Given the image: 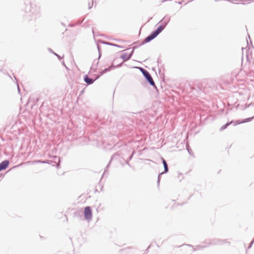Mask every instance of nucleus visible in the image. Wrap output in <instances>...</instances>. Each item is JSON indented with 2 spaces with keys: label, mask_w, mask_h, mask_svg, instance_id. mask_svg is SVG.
<instances>
[{
  "label": "nucleus",
  "mask_w": 254,
  "mask_h": 254,
  "mask_svg": "<svg viewBox=\"0 0 254 254\" xmlns=\"http://www.w3.org/2000/svg\"><path fill=\"white\" fill-rule=\"evenodd\" d=\"M170 20V16L166 15L160 21L162 24L159 25L157 29L152 31L147 37H146L140 45L148 43L155 38L165 29Z\"/></svg>",
  "instance_id": "obj_1"
},
{
  "label": "nucleus",
  "mask_w": 254,
  "mask_h": 254,
  "mask_svg": "<svg viewBox=\"0 0 254 254\" xmlns=\"http://www.w3.org/2000/svg\"><path fill=\"white\" fill-rule=\"evenodd\" d=\"M25 4V10L26 12H29L31 16L36 18L40 14V7L36 5L34 3L31 2L30 0H25L24 1Z\"/></svg>",
  "instance_id": "obj_2"
},
{
  "label": "nucleus",
  "mask_w": 254,
  "mask_h": 254,
  "mask_svg": "<svg viewBox=\"0 0 254 254\" xmlns=\"http://www.w3.org/2000/svg\"><path fill=\"white\" fill-rule=\"evenodd\" d=\"M137 68L141 72V73L143 75L144 77H145L146 80L149 83V84L150 85H151L156 88L155 83H154L153 79L151 74H150V73L147 70L143 68V67H138Z\"/></svg>",
  "instance_id": "obj_3"
},
{
  "label": "nucleus",
  "mask_w": 254,
  "mask_h": 254,
  "mask_svg": "<svg viewBox=\"0 0 254 254\" xmlns=\"http://www.w3.org/2000/svg\"><path fill=\"white\" fill-rule=\"evenodd\" d=\"M84 216L85 219L89 221L92 218V211L90 206H86L84 210Z\"/></svg>",
  "instance_id": "obj_4"
},
{
  "label": "nucleus",
  "mask_w": 254,
  "mask_h": 254,
  "mask_svg": "<svg viewBox=\"0 0 254 254\" xmlns=\"http://www.w3.org/2000/svg\"><path fill=\"white\" fill-rule=\"evenodd\" d=\"M227 243L226 240H220L218 239H214L210 241L208 244L209 245H221Z\"/></svg>",
  "instance_id": "obj_5"
},
{
  "label": "nucleus",
  "mask_w": 254,
  "mask_h": 254,
  "mask_svg": "<svg viewBox=\"0 0 254 254\" xmlns=\"http://www.w3.org/2000/svg\"><path fill=\"white\" fill-rule=\"evenodd\" d=\"M9 164V162L8 160H5L2 161L0 163V171L6 169L8 167Z\"/></svg>",
  "instance_id": "obj_6"
},
{
  "label": "nucleus",
  "mask_w": 254,
  "mask_h": 254,
  "mask_svg": "<svg viewBox=\"0 0 254 254\" xmlns=\"http://www.w3.org/2000/svg\"><path fill=\"white\" fill-rule=\"evenodd\" d=\"M123 64V63L117 65V66H114L113 64L111 65L110 66L107 67V68H105L103 71H102L101 72H100V75L105 73L106 72H108V71H109L111 70V68L112 67H115L116 66L117 67H119V66H121Z\"/></svg>",
  "instance_id": "obj_7"
},
{
  "label": "nucleus",
  "mask_w": 254,
  "mask_h": 254,
  "mask_svg": "<svg viewBox=\"0 0 254 254\" xmlns=\"http://www.w3.org/2000/svg\"><path fill=\"white\" fill-rule=\"evenodd\" d=\"M84 81L88 85H90L94 83L95 80H94L93 79H92L91 78H90L87 75H85L84 76Z\"/></svg>",
  "instance_id": "obj_8"
},
{
  "label": "nucleus",
  "mask_w": 254,
  "mask_h": 254,
  "mask_svg": "<svg viewBox=\"0 0 254 254\" xmlns=\"http://www.w3.org/2000/svg\"><path fill=\"white\" fill-rule=\"evenodd\" d=\"M254 118V116L253 117L248 118L245 119L243 120L242 122H239V121H237L235 122L234 126H236L241 123H245L247 122H249L251 121Z\"/></svg>",
  "instance_id": "obj_9"
},
{
  "label": "nucleus",
  "mask_w": 254,
  "mask_h": 254,
  "mask_svg": "<svg viewBox=\"0 0 254 254\" xmlns=\"http://www.w3.org/2000/svg\"><path fill=\"white\" fill-rule=\"evenodd\" d=\"M162 163L163 164L164 168V171L163 172L164 173H167L169 171V168L168 166L167 163L166 161L163 158H162Z\"/></svg>",
  "instance_id": "obj_10"
},
{
  "label": "nucleus",
  "mask_w": 254,
  "mask_h": 254,
  "mask_svg": "<svg viewBox=\"0 0 254 254\" xmlns=\"http://www.w3.org/2000/svg\"><path fill=\"white\" fill-rule=\"evenodd\" d=\"M73 217H77L80 219H82V215L81 211H75L73 213Z\"/></svg>",
  "instance_id": "obj_11"
},
{
  "label": "nucleus",
  "mask_w": 254,
  "mask_h": 254,
  "mask_svg": "<svg viewBox=\"0 0 254 254\" xmlns=\"http://www.w3.org/2000/svg\"><path fill=\"white\" fill-rule=\"evenodd\" d=\"M240 1H247L248 3H250L252 1H254V0H232L231 2L233 3H239Z\"/></svg>",
  "instance_id": "obj_12"
},
{
  "label": "nucleus",
  "mask_w": 254,
  "mask_h": 254,
  "mask_svg": "<svg viewBox=\"0 0 254 254\" xmlns=\"http://www.w3.org/2000/svg\"><path fill=\"white\" fill-rule=\"evenodd\" d=\"M121 58L124 60V62H126L130 59V56H128V54L125 53L122 55Z\"/></svg>",
  "instance_id": "obj_13"
},
{
  "label": "nucleus",
  "mask_w": 254,
  "mask_h": 254,
  "mask_svg": "<svg viewBox=\"0 0 254 254\" xmlns=\"http://www.w3.org/2000/svg\"><path fill=\"white\" fill-rule=\"evenodd\" d=\"M232 123H235V122L233 121H231L229 123H227V124H225L224 125L222 126L221 128H220V130H223L224 129H225V128H226L228 126H229L230 124H232Z\"/></svg>",
  "instance_id": "obj_14"
},
{
  "label": "nucleus",
  "mask_w": 254,
  "mask_h": 254,
  "mask_svg": "<svg viewBox=\"0 0 254 254\" xmlns=\"http://www.w3.org/2000/svg\"><path fill=\"white\" fill-rule=\"evenodd\" d=\"M98 63H99L98 61H97L96 60H94L93 61L92 66H91V69H93V68L96 69L97 65L98 64Z\"/></svg>",
  "instance_id": "obj_15"
},
{
  "label": "nucleus",
  "mask_w": 254,
  "mask_h": 254,
  "mask_svg": "<svg viewBox=\"0 0 254 254\" xmlns=\"http://www.w3.org/2000/svg\"><path fill=\"white\" fill-rule=\"evenodd\" d=\"M103 43L105 44H107V45H111V46H115V47H118L121 48V46H120L118 45H117L116 44H113V43H109V42H103Z\"/></svg>",
  "instance_id": "obj_16"
},
{
  "label": "nucleus",
  "mask_w": 254,
  "mask_h": 254,
  "mask_svg": "<svg viewBox=\"0 0 254 254\" xmlns=\"http://www.w3.org/2000/svg\"><path fill=\"white\" fill-rule=\"evenodd\" d=\"M49 51L50 52L53 53L54 55L56 56L59 59L61 60L62 59L60 55H59L58 54L55 53L51 49L49 48Z\"/></svg>",
  "instance_id": "obj_17"
},
{
  "label": "nucleus",
  "mask_w": 254,
  "mask_h": 254,
  "mask_svg": "<svg viewBox=\"0 0 254 254\" xmlns=\"http://www.w3.org/2000/svg\"><path fill=\"white\" fill-rule=\"evenodd\" d=\"M114 156V155H113V156L111 157V160H110V161L109 163H108V165H107V166L106 167L105 169V171H104V174H105V173H106V172L107 171V170H108V168H109V166H110V165L111 162L112 161V160H113V158Z\"/></svg>",
  "instance_id": "obj_18"
},
{
  "label": "nucleus",
  "mask_w": 254,
  "mask_h": 254,
  "mask_svg": "<svg viewBox=\"0 0 254 254\" xmlns=\"http://www.w3.org/2000/svg\"><path fill=\"white\" fill-rule=\"evenodd\" d=\"M207 247V246L205 245V246H197L195 249H194V251H197V250H201L203 248H205Z\"/></svg>",
  "instance_id": "obj_19"
},
{
  "label": "nucleus",
  "mask_w": 254,
  "mask_h": 254,
  "mask_svg": "<svg viewBox=\"0 0 254 254\" xmlns=\"http://www.w3.org/2000/svg\"><path fill=\"white\" fill-rule=\"evenodd\" d=\"M163 174H164V172H162L160 174H159V175H158V180H157V185H158V186H159V183H160V178H161V176L162 175H163Z\"/></svg>",
  "instance_id": "obj_20"
},
{
  "label": "nucleus",
  "mask_w": 254,
  "mask_h": 254,
  "mask_svg": "<svg viewBox=\"0 0 254 254\" xmlns=\"http://www.w3.org/2000/svg\"><path fill=\"white\" fill-rule=\"evenodd\" d=\"M137 47V46H134L133 47V50H132L131 52L129 54H128V56H130V58H131L134 53V50L135 49H136Z\"/></svg>",
  "instance_id": "obj_21"
},
{
  "label": "nucleus",
  "mask_w": 254,
  "mask_h": 254,
  "mask_svg": "<svg viewBox=\"0 0 254 254\" xmlns=\"http://www.w3.org/2000/svg\"><path fill=\"white\" fill-rule=\"evenodd\" d=\"M137 47V46H134L133 47V50H132L131 52L129 54H128V56H130V58H131L134 53V50L135 49H136Z\"/></svg>",
  "instance_id": "obj_22"
},
{
  "label": "nucleus",
  "mask_w": 254,
  "mask_h": 254,
  "mask_svg": "<svg viewBox=\"0 0 254 254\" xmlns=\"http://www.w3.org/2000/svg\"><path fill=\"white\" fill-rule=\"evenodd\" d=\"M97 48H98V52H99L98 59H99L101 56V54L100 49V47H99V45H97Z\"/></svg>",
  "instance_id": "obj_23"
},
{
  "label": "nucleus",
  "mask_w": 254,
  "mask_h": 254,
  "mask_svg": "<svg viewBox=\"0 0 254 254\" xmlns=\"http://www.w3.org/2000/svg\"><path fill=\"white\" fill-rule=\"evenodd\" d=\"M133 152L132 153L131 155L129 156V158H128V160H130L132 157H133Z\"/></svg>",
  "instance_id": "obj_24"
},
{
  "label": "nucleus",
  "mask_w": 254,
  "mask_h": 254,
  "mask_svg": "<svg viewBox=\"0 0 254 254\" xmlns=\"http://www.w3.org/2000/svg\"><path fill=\"white\" fill-rule=\"evenodd\" d=\"M37 162L41 163H46V161H41V160L37 161Z\"/></svg>",
  "instance_id": "obj_25"
},
{
  "label": "nucleus",
  "mask_w": 254,
  "mask_h": 254,
  "mask_svg": "<svg viewBox=\"0 0 254 254\" xmlns=\"http://www.w3.org/2000/svg\"><path fill=\"white\" fill-rule=\"evenodd\" d=\"M129 160H127V161H126V164H127L129 166H130V164H129Z\"/></svg>",
  "instance_id": "obj_26"
},
{
  "label": "nucleus",
  "mask_w": 254,
  "mask_h": 254,
  "mask_svg": "<svg viewBox=\"0 0 254 254\" xmlns=\"http://www.w3.org/2000/svg\"><path fill=\"white\" fill-rule=\"evenodd\" d=\"M187 150H188V151L189 152V153L190 154V149L189 148H187Z\"/></svg>",
  "instance_id": "obj_27"
},
{
  "label": "nucleus",
  "mask_w": 254,
  "mask_h": 254,
  "mask_svg": "<svg viewBox=\"0 0 254 254\" xmlns=\"http://www.w3.org/2000/svg\"><path fill=\"white\" fill-rule=\"evenodd\" d=\"M17 88H18V92H20V89H19V86L18 84H17Z\"/></svg>",
  "instance_id": "obj_28"
},
{
  "label": "nucleus",
  "mask_w": 254,
  "mask_h": 254,
  "mask_svg": "<svg viewBox=\"0 0 254 254\" xmlns=\"http://www.w3.org/2000/svg\"><path fill=\"white\" fill-rule=\"evenodd\" d=\"M63 65H64V66L66 68H67V67L66 66L65 64H64V62H63Z\"/></svg>",
  "instance_id": "obj_29"
},
{
  "label": "nucleus",
  "mask_w": 254,
  "mask_h": 254,
  "mask_svg": "<svg viewBox=\"0 0 254 254\" xmlns=\"http://www.w3.org/2000/svg\"><path fill=\"white\" fill-rule=\"evenodd\" d=\"M182 2H183V1H180V2H179V3L180 4H182Z\"/></svg>",
  "instance_id": "obj_30"
},
{
  "label": "nucleus",
  "mask_w": 254,
  "mask_h": 254,
  "mask_svg": "<svg viewBox=\"0 0 254 254\" xmlns=\"http://www.w3.org/2000/svg\"><path fill=\"white\" fill-rule=\"evenodd\" d=\"M60 166L59 164H57V166Z\"/></svg>",
  "instance_id": "obj_31"
},
{
  "label": "nucleus",
  "mask_w": 254,
  "mask_h": 254,
  "mask_svg": "<svg viewBox=\"0 0 254 254\" xmlns=\"http://www.w3.org/2000/svg\"><path fill=\"white\" fill-rule=\"evenodd\" d=\"M91 6H89V8H91Z\"/></svg>",
  "instance_id": "obj_32"
}]
</instances>
